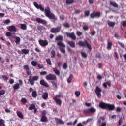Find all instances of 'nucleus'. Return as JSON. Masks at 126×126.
<instances>
[{
  "instance_id": "a878e982",
  "label": "nucleus",
  "mask_w": 126,
  "mask_h": 126,
  "mask_svg": "<svg viewBox=\"0 0 126 126\" xmlns=\"http://www.w3.org/2000/svg\"><path fill=\"white\" fill-rule=\"evenodd\" d=\"M53 72L56 74V75H58L59 76L60 75V70H58L57 68H53Z\"/></svg>"
},
{
  "instance_id": "f3484780",
  "label": "nucleus",
  "mask_w": 126,
  "mask_h": 126,
  "mask_svg": "<svg viewBox=\"0 0 126 126\" xmlns=\"http://www.w3.org/2000/svg\"><path fill=\"white\" fill-rule=\"evenodd\" d=\"M53 100L55 101L56 104L59 105V106H61L62 105V100L59 98L53 97Z\"/></svg>"
},
{
  "instance_id": "7c9ffc66",
  "label": "nucleus",
  "mask_w": 126,
  "mask_h": 126,
  "mask_svg": "<svg viewBox=\"0 0 126 126\" xmlns=\"http://www.w3.org/2000/svg\"><path fill=\"white\" fill-rule=\"evenodd\" d=\"M51 58H55L56 57V51L53 49L51 51Z\"/></svg>"
},
{
  "instance_id": "bf43d9fd",
  "label": "nucleus",
  "mask_w": 126,
  "mask_h": 126,
  "mask_svg": "<svg viewBox=\"0 0 126 126\" xmlns=\"http://www.w3.org/2000/svg\"><path fill=\"white\" fill-rule=\"evenodd\" d=\"M11 35H12V34L10 32L6 33V36H7V37H11Z\"/></svg>"
},
{
  "instance_id": "b1692460",
  "label": "nucleus",
  "mask_w": 126,
  "mask_h": 126,
  "mask_svg": "<svg viewBox=\"0 0 126 126\" xmlns=\"http://www.w3.org/2000/svg\"><path fill=\"white\" fill-rule=\"evenodd\" d=\"M112 46H113V43L108 40L107 41V49L111 50L112 49Z\"/></svg>"
},
{
  "instance_id": "c756f323",
  "label": "nucleus",
  "mask_w": 126,
  "mask_h": 126,
  "mask_svg": "<svg viewBox=\"0 0 126 126\" xmlns=\"http://www.w3.org/2000/svg\"><path fill=\"white\" fill-rule=\"evenodd\" d=\"M36 108V105L34 104H31L29 107V110L30 111H32V110H34Z\"/></svg>"
},
{
  "instance_id": "680f3d73",
  "label": "nucleus",
  "mask_w": 126,
  "mask_h": 126,
  "mask_svg": "<svg viewBox=\"0 0 126 126\" xmlns=\"http://www.w3.org/2000/svg\"><path fill=\"white\" fill-rule=\"evenodd\" d=\"M5 24H9V23H10V20L7 19L4 22Z\"/></svg>"
},
{
  "instance_id": "7ed1b4c3",
  "label": "nucleus",
  "mask_w": 126,
  "mask_h": 126,
  "mask_svg": "<svg viewBox=\"0 0 126 126\" xmlns=\"http://www.w3.org/2000/svg\"><path fill=\"white\" fill-rule=\"evenodd\" d=\"M78 45L81 47H86L90 50L91 51L92 50V48L91 47V44L88 43L87 40H85L84 42L80 41H79Z\"/></svg>"
},
{
  "instance_id": "473e14b6",
  "label": "nucleus",
  "mask_w": 126,
  "mask_h": 126,
  "mask_svg": "<svg viewBox=\"0 0 126 126\" xmlns=\"http://www.w3.org/2000/svg\"><path fill=\"white\" fill-rule=\"evenodd\" d=\"M13 88L15 90H17V89H19L20 88L19 84V83L15 84L14 86H13Z\"/></svg>"
},
{
  "instance_id": "412c9836",
  "label": "nucleus",
  "mask_w": 126,
  "mask_h": 126,
  "mask_svg": "<svg viewBox=\"0 0 126 126\" xmlns=\"http://www.w3.org/2000/svg\"><path fill=\"white\" fill-rule=\"evenodd\" d=\"M68 44L71 48H75V42L73 41H68Z\"/></svg>"
},
{
  "instance_id": "6ab92c4d",
  "label": "nucleus",
  "mask_w": 126,
  "mask_h": 126,
  "mask_svg": "<svg viewBox=\"0 0 126 126\" xmlns=\"http://www.w3.org/2000/svg\"><path fill=\"white\" fill-rule=\"evenodd\" d=\"M42 97L44 100H47L49 97V94L47 92H44L42 95Z\"/></svg>"
},
{
  "instance_id": "2eb2a0df",
  "label": "nucleus",
  "mask_w": 126,
  "mask_h": 126,
  "mask_svg": "<svg viewBox=\"0 0 126 126\" xmlns=\"http://www.w3.org/2000/svg\"><path fill=\"white\" fill-rule=\"evenodd\" d=\"M24 69H25L27 74L28 75H31V71H29V67L28 66V65H25L23 66Z\"/></svg>"
},
{
  "instance_id": "4d7b16f0",
  "label": "nucleus",
  "mask_w": 126,
  "mask_h": 126,
  "mask_svg": "<svg viewBox=\"0 0 126 126\" xmlns=\"http://www.w3.org/2000/svg\"><path fill=\"white\" fill-rule=\"evenodd\" d=\"M63 68H64V69H66V68H67V63H64L63 65Z\"/></svg>"
},
{
  "instance_id": "49530a36",
  "label": "nucleus",
  "mask_w": 126,
  "mask_h": 126,
  "mask_svg": "<svg viewBox=\"0 0 126 126\" xmlns=\"http://www.w3.org/2000/svg\"><path fill=\"white\" fill-rule=\"evenodd\" d=\"M51 83L54 87L55 88H58V85H57V83L55 81H52Z\"/></svg>"
},
{
  "instance_id": "a18cd8bd",
  "label": "nucleus",
  "mask_w": 126,
  "mask_h": 126,
  "mask_svg": "<svg viewBox=\"0 0 126 126\" xmlns=\"http://www.w3.org/2000/svg\"><path fill=\"white\" fill-rule=\"evenodd\" d=\"M44 28H45V27H44V26H37V29L39 31H42V30H44Z\"/></svg>"
},
{
  "instance_id": "338daca9",
  "label": "nucleus",
  "mask_w": 126,
  "mask_h": 126,
  "mask_svg": "<svg viewBox=\"0 0 126 126\" xmlns=\"http://www.w3.org/2000/svg\"><path fill=\"white\" fill-rule=\"evenodd\" d=\"M85 106H87V107H90L91 106V103L86 102L85 103Z\"/></svg>"
},
{
  "instance_id": "393cba45",
  "label": "nucleus",
  "mask_w": 126,
  "mask_h": 126,
  "mask_svg": "<svg viewBox=\"0 0 126 126\" xmlns=\"http://www.w3.org/2000/svg\"><path fill=\"white\" fill-rule=\"evenodd\" d=\"M72 79H73V75L70 74L69 77L67 79V82H68V83H71Z\"/></svg>"
},
{
  "instance_id": "3c124183",
  "label": "nucleus",
  "mask_w": 126,
  "mask_h": 126,
  "mask_svg": "<svg viewBox=\"0 0 126 126\" xmlns=\"http://www.w3.org/2000/svg\"><path fill=\"white\" fill-rule=\"evenodd\" d=\"M90 14V11H86L85 12V13H84L85 16H87V17L89 16V14Z\"/></svg>"
},
{
  "instance_id": "052dcab7",
  "label": "nucleus",
  "mask_w": 126,
  "mask_h": 126,
  "mask_svg": "<svg viewBox=\"0 0 126 126\" xmlns=\"http://www.w3.org/2000/svg\"><path fill=\"white\" fill-rule=\"evenodd\" d=\"M76 34H77V36H81V35H82L83 33H82V32L78 31V32H77Z\"/></svg>"
},
{
  "instance_id": "dca6fc26",
  "label": "nucleus",
  "mask_w": 126,
  "mask_h": 126,
  "mask_svg": "<svg viewBox=\"0 0 126 126\" xmlns=\"http://www.w3.org/2000/svg\"><path fill=\"white\" fill-rule=\"evenodd\" d=\"M55 120L58 125H64V122L58 118H55Z\"/></svg>"
},
{
  "instance_id": "e433bc0d",
  "label": "nucleus",
  "mask_w": 126,
  "mask_h": 126,
  "mask_svg": "<svg viewBox=\"0 0 126 126\" xmlns=\"http://www.w3.org/2000/svg\"><path fill=\"white\" fill-rule=\"evenodd\" d=\"M21 29H22V30H26V29H27V26L24 24H21Z\"/></svg>"
},
{
  "instance_id": "774afa93",
  "label": "nucleus",
  "mask_w": 126,
  "mask_h": 126,
  "mask_svg": "<svg viewBox=\"0 0 126 126\" xmlns=\"http://www.w3.org/2000/svg\"><path fill=\"white\" fill-rule=\"evenodd\" d=\"M122 25L124 27H126V21H124L122 22Z\"/></svg>"
},
{
  "instance_id": "a211bd4d",
  "label": "nucleus",
  "mask_w": 126,
  "mask_h": 126,
  "mask_svg": "<svg viewBox=\"0 0 126 126\" xmlns=\"http://www.w3.org/2000/svg\"><path fill=\"white\" fill-rule=\"evenodd\" d=\"M40 84L44 86L45 87H49V85L47 82H45L44 80L42 79L40 81Z\"/></svg>"
},
{
  "instance_id": "09e8293b",
  "label": "nucleus",
  "mask_w": 126,
  "mask_h": 126,
  "mask_svg": "<svg viewBox=\"0 0 126 126\" xmlns=\"http://www.w3.org/2000/svg\"><path fill=\"white\" fill-rule=\"evenodd\" d=\"M75 95H76L77 97H79V96H80V91H76L75 92Z\"/></svg>"
},
{
  "instance_id": "69168bd1",
  "label": "nucleus",
  "mask_w": 126,
  "mask_h": 126,
  "mask_svg": "<svg viewBox=\"0 0 126 126\" xmlns=\"http://www.w3.org/2000/svg\"><path fill=\"white\" fill-rule=\"evenodd\" d=\"M2 77L4 79V80H7L8 79V78L6 76H5V75H3L2 76Z\"/></svg>"
},
{
  "instance_id": "f704fd0d",
  "label": "nucleus",
  "mask_w": 126,
  "mask_h": 126,
  "mask_svg": "<svg viewBox=\"0 0 126 126\" xmlns=\"http://www.w3.org/2000/svg\"><path fill=\"white\" fill-rule=\"evenodd\" d=\"M63 36L61 35L58 36L55 38L56 41H63Z\"/></svg>"
},
{
  "instance_id": "72a5a7b5",
  "label": "nucleus",
  "mask_w": 126,
  "mask_h": 126,
  "mask_svg": "<svg viewBox=\"0 0 126 126\" xmlns=\"http://www.w3.org/2000/svg\"><path fill=\"white\" fill-rule=\"evenodd\" d=\"M21 52L23 53V54H25V55L29 54V50L28 49H23L21 50Z\"/></svg>"
},
{
  "instance_id": "2f4dec72",
  "label": "nucleus",
  "mask_w": 126,
  "mask_h": 126,
  "mask_svg": "<svg viewBox=\"0 0 126 126\" xmlns=\"http://www.w3.org/2000/svg\"><path fill=\"white\" fill-rule=\"evenodd\" d=\"M20 41H21L20 37L18 36L15 37V43L17 45H18L20 43Z\"/></svg>"
},
{
  "instance_id": "6e6d98bb",
  "label": "nucleus",
  "mask_w": 126,
  "mask_h": 126,
  "mask_svg": "<svg viewBox=\"0 0 126 126\" xmlns=\"http://www.w3.org/2000/svg\"><path fill=\"white\" fill-rule=\"evenodd\" d=\"M40 75H46V74H47V71H44L40 72Z\"/></svg>"
},
{
  "instance_id": "423d86ee",
  "label": "nucleus",
  "mask_w": 126,
  "mask_h": 126,
  "mask_svg": "<svg viewBox=\"0 0 126 126\" xmlns=\"http://www.w3.org/2000/svg\"><path fill=\"white\" fill-rule=\"evenodd\" d=\"M101 92H102V89H101V88L99 86H96L95 89V93H96L98 98H100L102 96V94H101Z\"/></svg>"
},
{
  "instance_id": "4468645a",
  "label": "nucleus",
  "mask_w": 126,
  "mask_h": 126,
  "mask_svg": "<svg viewBox=\"0 0 126 126\" xmlns=\"http://www.w3.org/2000/svg\"><path fill=\"white\" fill-rule=\"evenodd\" d=\"M107 109L109 111H114L115 110V105L107 103Z\"/></svg>"
},
{
  "instance_id": "cd10ccee",
  "label": "nucleus",
  "mask_w": 126,
  "mask_h": 126,
  "mask_svg": "<svg viewBox=\"0 0 126 126\" xmlns=\"http://www.w3.org/2000/svg\"><path fill=\"white\" fill-rule=\"evenodd\" d=\"M17 115L19 118H20V119H23V115L20 111H17L16 112Z\"/></svg>"
},
{
  "instance_id": "37998d69",
  "label": "nucleus",
  "mask_w": 126,
  "mask_h": 126,
  "mask_svg": "<svg viewBox=\"0 0 126 126\" xmlns=\"http://www.w3.org/2000/svg\"><path fill=\"white\" fill-rule=\"evenodd\" d=\"M72 102L70 103V106L71 107V106H73L74 104H76V100L75 99H72Z\"/></svg>"
},
{
  "instance_id": "c03bdc74",
  "label": "nucleus",
  "mask_w": 126,
  "mask_h": 126,
  "mask_svg": "<svg viewBox=\"0 0 126 126\" xmlns=\"http://www.w3.org/2000/svg\"><path fill=\"white\" fill-rule=\"evenodd\" d=\"M21 102L23 103V104H26L27 103V99L26 98L23 97L21 99Z\"/></svg>"
},
{
  "instance_id": "603ef678",
  "label": "nucleus",
  "mask_w": 126,
  "mask_h": 126,
  "mask_svg": "<svg viewBox=\"0 0 126 126\" xmlns=\"http://www.w3.org/2000/svg\"><path fill=\"white\" fill-rule=\"evenodd\" d=\"M63 26H64V27H65L66 28H69L70 27L69 24H68V23H65L63 24Z\"/></svg>"
},
{
  "instance_id": "1a4fd4ad",
  "label": "nucleus",
  "mask_w": 126,
  "mask_h": 126,
  "mask_svg": "<svg viewBox=\"0 0 126 126\" xmlns=\"http://www.w3.org/2000/svg\"><path fill=\"white\" fill-rule=\"evenodd\" d=\"M100 16H101V14L100 13V12H97L95 13V11H94L92 13L90 14L91 18H95V17H97L98 18H99Z\"/></svg>"
},
{
  "instance_id": "f8f14e48",
  "label": "nucleus",
  "mask_w": 126,
  "mask_h": 126,
  "mask_svg": "<svg viewBox=\"0 0 126 126\" xmlns=\"http://www.w3.org/2000/svg\"><path fill=\"white\" fill-rule=\"evenodd\" d=\"M36 21L38 22V23H41L43 25H46V24H47V21H46L45 20L42 19V18H37L36 19Z\"/></svg>"
},
{
  "instance_id": "6e6552de",
  "label": "nucleus",
  "mask_w": 126,
  "mask_h": 126,
  "mask_svg": "<svg viewBox=\"0 0 126 126\" xmlns=\"http://www.w3.org/2000/svg\"><path fill=\"white\" fill-rule=\"evenodd\" d=\"M61 29H62V27H57L56 28H53L51 29L50 32L51 33H59L60 31H61Z\"/></svg>"
},
{
  "instance_id": "ea45409f",
  "label": "nucleus",
  "mask_w": 126,
  "mask_h": 126,
  "mask_svg": "<svg viewBox=\"0 0 126 126\" xmlns=\"http://www.w3.org/2000/svg\"><path fill=\"white\" fill-rule=\"evenodd\" d=\"M46 61L47 64H49V65H52V62H51V59L47 58L46 59Z\"/></svg>"
},
{
  "instance_id": "9d476101",
  "label": "nucleus",
  "mask_w": 126,
  "mask_h": 126,
  "mask_svg": "<svg viewBox=\"0 0 126 126\" xmlns=\"http://www.w3.org/2000/svg\"><path fill=\"white\" fill-rule=\"evenodd\" d=\"M66 34L67 37H69V38H70L71 39H72V40H76V36H75L74 32H66Z\"/></svg>"
},
{
  "instance_id": "0e129e2a",
  "label": "nucleus",
  "mask_w": 126,
  "mask_h": 126,
  "mask_svg": "<svg viewBox=\"0 0 126 126\" xmlns=\"http://www.w3.org/2000/svg\"><path fill=\"white\" fill-rule=\"evenodd\" d=\"M123 122V120H122V118H120L119 120V122H118V125L119 126H121V125H122V122Z\"/></svg>"
},
{
  "instance_id": "8fccbe9b",
  "label": "nucleus",
  "mask_w": 126,
  "mask_h": 126,
  "mask_svg": "<svg viewBox=\"0 0 126 126\" xmlns=\"http://www.w3.org/2000/svg\"><path fill=\"white\" fill-rule=\"evenodd\" d=\"M37 66L39 69H42V68H44V65L41 64H38Z\"/></svg>"
},
{
  "instance_id": "5fc2aeb1",
  "label": "nucleus",
  "mask_w": 126,
  "mask_h": 126,
  "mask_svg": "<svg viewBox=\"0 0 126 126\" xmlns=\"http://www.w3.org/2000/svg\"><path fill=\"white\" fill-rule=\"evenodd\" d=\"M84 114H89V109H84L83 110Z\"/></svg>"
},
{
  "instance_id": "c85d7f7f",
  "label": "nucleus",
  "mask_w": 126,
  "mask_h": 126,
  "mask_svg": "<svg viewBox=\"0 0 126 126\" xmlns=\"http://www.w3.org/2000/svg\"><path fill=\"white\" fill-rule=\"evenodd\" d=\"M58 46H59V47H62V48H65V45L63 44L62 41H59L57 43Z\"/></svg>"
},
{
  "instance_id": "4c0bfd02",
  "label": "nucleus",
  "mask_w": 126,
  "mask_h": 126,
  "mask_svg": "<svg viewBox=\"0 0 126 126\" xmlns=\"http://www.w3.org/2000/svg\"><path fill=\"white\" fill-rule=\"evenodd\" d=\"M74 2V0H66V4H72Z\"/></svg>"
},
{
  "instance_id": "4be33fe9",
  "label": "nucleus",
  "mask_w": 126,
  "mask_h": 126,
  "mask_svg": "<svg viewBox=\"0 0 126 126\" xmlns=\"http://www.w3.org/2000/svg\"><path fill=\"white\" fill-rule=\"evenodd\" d=\"M109 87H111V81H108L106 83H104L103 84V86L104 87V88H107L108 87V86Z\"/></svg>"
},
{
  "instance_id": "f03ea898",
  "label": "nucleus",
  "mask_w": 126,
  "mask_h": 126,
  "mask_svg": "<svg viewBox=\"0 0 126 126\" xmlns=\"http://www.w3.org/2000/svg\"><path fill=\"white\" fill-rule=\"evenodd\" d=\"M39 80V76H34L32 78V76H30L29 77L28 81L33 86L35 84V81H37Z\"/></svg>"
},
{
  "instance_id": "39448f33",
  "label": "nucleus",
  "mask_w": 126,
  "mask_h": 126,
  "mask_svg": "<svg viewBox=\"0 0 126 126\" xmlns=\"http://www.w3.org/2000/svg\"><path fill=\"white\" fill-rule=\"evenodd\" d=\"M45 78L46 80H56L57 79V76L55 74L49 73L46 75Z\"/></svg>"
},
{
  "instance_id": "58836bf2",
  "label": "nucleus",
  "mask_w": 126,
  "mask_h": 126,
  "mask_svg": "<svg viewBox=\"0 0 126 126\" xmlns=\"http://www.w3.org/2000/svg\"><path fill=\"white\" fill-rule=\"evenodd\" d=\"M81 54L82 57H83V58H84V59H86V58H87V54H86L85 52H81Z\"/></svg>"
},
{
  "instance_id": "f257e3e1",
  "label": "nucleus",
  "mask_w": 126,
  "mask_h": 126,
  "mask_svg": "<svg viewBox=\"0 0 126 126\" xmlns=\"http://www.w3.org/2000/svg\"><path fill=\"white\" fill-rule=\"evenodd\" d=\"M33 5L37 9H40L41 11L44 12L45 13L46 17H48L49 19H53V20H57V18L55 16V14L51 12V9L50 7L47 6L45 9L42 7V5L38 4L36 2H33Z\"/></svg>"
},
{
  "instance_id": "c9c22d12",
  "label": "nucleus",
  "mask_w": 126,
  "mask_h": 126,
  "mask_svg": "<svg viewBox=\"0 0 126 126\" xmlns=\"http://www.w3.org/2000/svg\"><path fill=\"white\" fill-rule=\"evenodd\" d=\"M89 111L90 113H95L96 112V109L94 107H91L89 108Z\"/></svg>"
},
{
  "instance_id": "9b49d317",
  "label": "nucleus",
  "mask_w": 126,
  "mask_h": 126,
  "mask_svg": "<svg viewBox=\"0 0 126 126\" xmlns=\"http://www.w3.org/2000/svg\"><path fill=\"white\" fill-rule=\"evenodd\" d=\"M108 103H106L103 101L100 102L99 104V107L100 109H102V110H107V106Z\"/></svg>"
},
{
  "instance_id": "864d4df0",
  "label": "nucleus",
  "mask_w": 126,
  "mask_h": 126,
  "mask_svg": "<svg viewBox=\"0 0 126 126\" xmlns=\"http://www.w3.org/2000/svg\"><path fill=\"white\" fill-rule=\"evenodd\" d=\"M118 44H119V45H120V46H121V47H122V48H125V45L124 44V43L120 42V41H118Z\"/></svg>"
},
{
  "instance_id": "ddd939ff",
  "label": "nucleus",
  "mask_w": 126,
  "mask_h": 126,
  "mask_svg": "<svg viewBox=\"0 0 126 126\" xmlns=\"http://www.w3.org/2000/svg\"><path fill=\"white\" fill-rule=\"evenodd\" d=\"M8 30L9 32H16L17 28L15 26L11 25L8 28Z\"/></svg>"
},
{
  "instance_id": "e2e57ef3",
  "label": "nucleus",
  "mask_w": 126,
  "mask_h": 126,
  "mask_svg": "<svg viewBox=\"0 0 126 126\" xmlns=\"http://www.w3.org/2000/svg\"><path fill=\"white\" fill-rule=\"evenodd\" d=\"M83 29L84 30L86 31V30H88L89 28H88V27L87 26L85 25V26H83Z\"/></svg>"
},
{
  "instance_id": "aec40b11",
  "label": "nucleus",
  "mask_w": 126,
  "mask_h": 126,
  "mask_svg": "<svg viewBox=\"0 0 126 126\" xmlns=\"http://www.w3.org/2000/svg\"><path fill=\"white\" fill-rule=\"evenodd\" d=\"M110 5L115 7V8H119V5L115 1H110Z\"/></svg>"
},
{
  "instance_id": "20e7f679",
  "label": "nucleus",
  "mask_w": 126,
  "mask_h": 126,
  "mask_svg": "<svg viewBox=\"0 0 126 126\" xmlns=\"http://www.w3.org/2000/svg\"><path fill=\"white\" fill-rule=\"evenodd\" d=\"M41 115L42 116L40 118L41 122L42 123H46L48 122V117L46 116V115H47V111H46V110L42 111Z\"/></svg>"
},
{
  "instance_id": "0eeeda50",
  "label": "nucleus",
  "mask_w": 126,
  "mask_h": 126,
  "mask_svg": "<svg viewBox=\"0 0 126 126\" xmlns=\"http://www.w3.org/2000/svg\"><path fill=\"white\" fill-rule=\"evenodd\" d=\"M38 43L41 47H46V46H48V41L46 40H43V39H39L38 40Z\"/></svg>"
},
{
  "instance_id": "13d9d810",
  "label": "nucleus",
  "mask_w": 126,
  "mask_h": 126,
  "mask_svg": "<svg viewBox=\"0 0 126 126\" xmlns=\"http://www.w3.org/2000/svg\"><path fill=\"white\" fill-rule=\"evenodd\" d=\"M60 51L61 53H63V54H65V49L63 48H60Z\"/></svg>"
},
{
  "instance_id": "79ce46f5",
  "label": "nucleus",
  "mask_w": 126,
  "mask_h": 126,
  "mask_svg": "<svg viewBox=\"0 0 126 126\" xmlns=\"http://www.w3.org/2000/svg\"><path fill=\"white\" fill-rule=\"evenodd\" d=\"M4 123V120L3 119H0V126H5Z\"/></svg>"
},
{
  "instance_id": "a19ab883",
  "label": "nucleus",
  "mask_w": 126,
  "mask_h": 126,
  "mask_svg": "<svg viewBox=\"0 0 126 126\" xmlns=\"http://www.w3.org/2000/svg\"><path fill=\"white\" fill-rule=\"evenodd\" d=\"M37 64H38V63L37 62V61H32V66H37Z\"/></svg>"
},
{
  "instance_id": "bb28decb",
  "label": "nucleus",
  "mask_w": 126,
  "mask_h": 126,
  "mask_svg": "<svg viewBox=\"0 0 126 126\" xmlns=\"http://www.w3.org/2000/svg\"><path fill=\"white\" fill-rule=\"evenodd\" d=\"M32 95L33 98H37V96H38V94H37V91L36 90L33 91Z\"/></svg>"
},
{
  "instance_id": "5701e85b",
  "label": "nucleus",
  "mask_w": 126,
  "mask_h": 126,
  "mask_svg": "<svg viewBox=\"0 0 126 126\" xmlns=\"http://www.w3.org/2000/svg\"><path fill=\"white\" fill-rule=\"evenodd\" d=\"M107 23L109 26H110L111 27H114L115 25H116V22H112L111 21H107Z\"/></svg>"
},
{
  "instance_id": "de8ad7c7",
  "label": "nucleus",
  "mask_w": 126,
  "mask_h": 126,
  "mask_svg": "<svg viewBox=\"0 0 126 126\" xmlns=\"http://www.w3.org/2000/svg\"><path fill=\"white\" fill-rule=\"evenodd\" d=\"M5 94V91L2 90L0 91V96H2V95H4Z\"/></svg>"
}]
</instances>
